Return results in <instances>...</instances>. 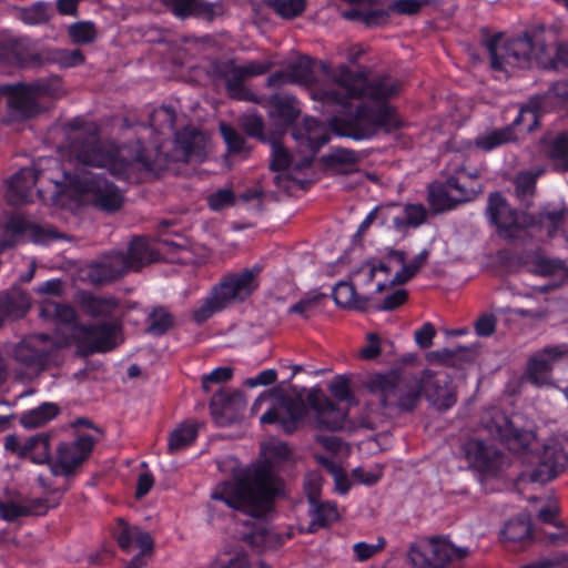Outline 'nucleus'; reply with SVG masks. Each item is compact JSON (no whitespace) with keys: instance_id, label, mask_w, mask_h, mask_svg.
<instances>
[{"instance_id":"nucleus-58","label":"nucleus","mask_w":568,"mask_h":568,"mask_svg":"<svg viewBox=\"0 0 568 568\" xmlns=\"http://www.w3.org/2000/svg\"><path fill=\"white\" fill-rule=\"evenodd\" d=\"M525 125L526 131H531L538 124L537 110L530 105L520 109L519 114L514 120L513 125Z\"/></svg>"},{"instance_id":"nucleus-45","label":"nucleus","mask_w":568,"mask_h":568,"mask_svg":"<svg viewBox=\"0 0 568 568\" xmlns=\"http://www.w3.org/2000/svg\"><path fill=\"white\" fill-rule=\"evenodd\" d=\"M503 536L509 541H521L530 536V525L525 519H511L503 529Z\"/></svg>"},{"instance_id":"nucleus-14","label":"nucleus","mask_w":568,"mask_h":568,"mask_svg":"<svg viewBox=\"0 0 568 568\" xmlns=\"http://www.w3.org/2000/svg\"><path fill=\"white\" fill-rule=\"evenodd\" d=\"M487 212L491 222L496 224L499 235L504 239L517 237L525 225L523 217L510 209L499 193L489 196Z\"/></svg>"},{"instance_id":"nucleus-2","label":"nucleus","mask_w":568,"mask_h":568,"mask_svg":"<svg viewBox=\"0 0 568 568\" xmlns=\"http://www.w3.org/2000/svg\"><path fill=\"white\" fill-rule=\"evenodd\" d=\"M265 462L244 470H239V462L226 457L217 462L220 471L231 474L233 478L219 483L211 491L210 507L220 505L240 510L254 517L265 515L272 506L273 498L280 493L281 481L274 475L272 463L290 458L291 450L285 443L268 442L262 445Z\"/></svg>"},{"instance_id":"nucleus-52","label":"nucleus","mask_w":568,"mask_h":568,"mask_svg":"<svg viewBox=\"0 0 568 568\" xmlns=\"http://www.w3.org/2000/svg\"><path fill=\"white\" fill-rule=\"evenodd\" d=\"M385 544L384 538H378L376 544L361 541L353 546V550L357 560L364 561L379 552L385 547Z\"/></svg>"},{"instance_id":"nucleus-56","label":"nucleus","mask_w":568,"mask_h":568,"mask_svg":"<svg viewBox=\"0 0 568 568\" xmlns=\"http://www.w3.org/2000/svg\"><path fill=\"white\" fill-rule=\"evenodd\" d=\"M539 174L540 172L536 174L523 172L517 175L515 183L518 196L525 197L532 194L536 179Z\"/></svg>"},{"instance_id":"nucleus-11","label":"nucleus","mask_w":568,"mask_h":568,"mask_svg":"<svg viewBox=\"0 0 568 568\" xmlns=\"http://www.w3.org/2000/svg\"><path fill=\"white\" fill-rule=\"evenodd\" d=\"M464 454L470 466L484 478L496 477L508 466L507 457L481 439L473 438L466 442Z\"/></svg>"},{"instance_id":"nucleus-63","label":"nucleus","mask_w":568,"mask_h":568,"mask_svg":"<svg viewBox=\"0 0 568 568\" xmlns=\"http://www.w3.org/2000/svg\"><path fill=\"white\" fill-rule=\"evenodd\" d=\"M564 266L561 262L549 260L546 257L538 258L532 266V272L539 275H550L561 270Z\"/></svg>"},{"instance_id":"nucleus-47","label":"nucleus","mask_w":568,"mask_h":568,"mask_svg":"<svg viewBox=\"0 0 568 568\" xmlns=\"http://www.w3.org/2000/svg\"><path fill=\"white\" fill-rule=\"evenodd\" d=\"M235 202V194L232 189L223 187L207 196V205L213 211H221L232 206Z\"/></svg>"},{"instance_id":"nucleus-19","label":"nucleus","mask_w":568,"mask_h":568,"mask_svg":"<svg viewBox=\"0 0 568 568\" xmlns=\"http://www.w3.org/2000/svg\"><path fill=\"white\" fill-rule=\"evenodd\" d=\"M310 404L315 413L314 426L318 429L338 430L344 426L346 412L323 395H311Z\"/></svg>"},{"instance_id":"nucleus-34","label":"nucleus","mask_w":568,"mask_h":568,"mask_svg":"<svg viewBox=\"0 0 568 568\" xmlns=\"http://www.w3.org/2000/svg\"><path fill=\"white\" fill-rule=\"evenodd\" d=\"M223 78L231 97L239 100H248L251 98V94L243 85L246 78L240 65L227 63L223 70Z\"/></svg>"},{"instance_id":"nucleus-32","label":"nucleus","mask_w":568,"mask_h":568,"mask_svg":"<svg viewBox=\"0 0 568 568\" xmlns=\"http://www.w3.org/2000/svg\"><path fill=\"white\" fill-rule=\"evenodd\" d=\"M455 196L447 180L443 183L432 184L428 187V203L435 212H443L455 207L458 204V197Z\"/></svg>"},{"instance_id":"nucleus-21","label":"nucleus","mask_w":568,"mask_h":568,"mask_svg":"<svg viewBox=\"0 0 568 568\" xmlns=\"http://www.w3.org/2000/svg\"><path fill=\"white\" fill-rule=\"evenodd\" d=\"M128 271L125 256L122 253H111L101 261L90 265L88 276L93 283H104L113 281Z\"/></svg>"},{"instance_id":"nucleus-24","label":"nucleus","mask_w":568,"mask_h":568,"mask_svg":"<svg viewBox=\"0 0 568 568\" xmlns=\"http://www.w3.org/2000/svg\"><path fill=\"white\" fill-rule=\"evenodd\" d=\"M176 145L186 161H203L206 138L195 129H185L176 136Z\"/></svg>"},{"instance_id":"nucleus-42","label":"nucleus","mask_w":568,"mask_h":568,"mask_svg":"<svg viewBox=\"0 0 568 568\" xmlns=\"http://www.w3.org/2000/svg\"><path fill=\"white\" fill-rule=\"evenodd\" d=\"M272 9L283 19H293L302 14L306 8L305 0H272Z\"/></svg>"},{"instance_id":"nucleus-27","label":"nucleus","mask_w":568,"mask_h":568,"mask_svg":"<svg viewBox=\"0 0 568 568\" xmlns=\"http://www.w3.org/2000/svg\"><path fill=\"white\" fill-rule=\"evenodd\" d=\"M393 206L394 209L390 211L389 221L398 231L406 227H417L426 220L427 211L422 204H406L403 207L402 214H395L394 211L397 206Z\"/></svg>"},{"instance_id":"nucleus-57","label":"nucleus","mask_w":568,"mask_h":568,"mask_svg":"<svg viewBox=\"0 0 568 568\" xmlns=\"http://www.w3.org/2000/svg\"><path fill=\"white\" fill-rule=\"evenodd\" d=\"M329 160L334 164L352 166L358 162L359 155L352 150L337 148L331 151Z\"/></svg>"},{"instance_id":"nucleus-40","label":"nucleus","mask_w":568,"mask_h":568,"mask_svg":"<svg viewBox=\"0 0 568 568\" xmlns=\"http://www.w3.org/2000/svg\"><path fill=\"white\" fill-rule=\"evenodd\" d=\"M41 315L45 318H55L63 324H72L75 320V311L64 304H57L47 298L41 304Z\"/></svg>"},{"instance_id":"nucleus-20","label":"nucleus","mask_w":568,"mask_h":568,"mask_svg":"<svg viewBox=\"0 0 568 568\" xmlns=\"http://www.w3.org/2000/svg\"><path fill=\"white\" fill-rule=\"evenodd\" d=\"M358 124L367 125L358 138H369L378 129L392 130L398 125L395 111L387 104L379 105L376 110L359 109L357 114Z\"/></svg>"},{"instance_id":"nucleus-16","label":"nucleus","mask_w":568,"mask_h":568,"mask_svg":"<svg viewBox=\"0 0 568 568\" xmlns=\"http://www.w3.org/2000/svg\"><path fill=\"white\" fill-rule=\"evenodd\" d=\"M429 257V251L423 250L409 263L405 262V254L400 251H394L388 254V270H393L394 276L385 282H378V290L403 284L415 276V274L426 264Z\"/></svg>"},{"instance_id":"nucleus-49","label":"nucleus","mask_w":568,"mask_h":568,"mask_svg":"<svg viewBox=\"0 0 568 568\" xmlns=\"http://www.w3.org/2000/svg\"><path fill=\"white\" fill-rule=\"evenodd\" d=\"M223 308H225V306H220L217 304L215 291L213 290L211 295L194 311L193 316L196 322L201 323L211 317L215 312Z\"/></svg>"},{"instance_id":"nucleus-64","label":"nucleus","mask_w":568,"mask_h":568,"mask_svg":"<svg viewBox=\"0 0 568 568\" xmlns=\"http://www.w3.org/2000/svg\"><path fill=\"white\" fill-rule=\"evenodd\" d=\"M496 329V318L490 314H483L475 323V331L478 336H490Z\"/></svg>"},{"instance_id":"nucleus-25","label":"nucleus","mask_w":568,"mask_h":568,"mask_svg":"<svg viewBox=\"0 0 568 568\" xmlns=\"http://www.w3.org/2000/svg\"><path fill=\"white\" fill-rule=\"evenodd\" d=\"M477 172L468 173L464 168L455 170V174L447 179L453 194L457 199V203L470 201L476 195L474 181L477 179Z\"/></svg>"},{"instance_id":"nucleus-7","label":"nucleus","mask_w":568,"mask_h":568,"mask_svg":"<svg viewBox=\"0 0 568 568\" xmlns=\"http://www.w3.org/2000/svg\"><path fill=\"white\" fill-rule=\"evenodd\" d=\"M473 554L467 546L456 545L446 537H435L413 544L407 558L413 568H446Z\"/></svg>"},{"instance_id":"nucleus-37","label":"nucleus","mask_w":568,"mask_h":568,"mask_svg":"<svg viewBox=\"0 0 568 568\" xmlns=\"http://www.w3.org/2000/svg\"><path fill=\"white\" fill-rule=\"evenodd\" d=\"M271 104L273 109L270 114L278 121L280 125L290 124L300 113L295 100L288 97H273Z\"/></svg>"},{"instance_id":"nucleus-5","label":"nucleus","mask_w":568,"mask_h":568,"mask_svg":"<svg viewBox=\"0 0 568 568\" xmlns=\"http://www.w3.org/2000/svg\"><path fill=\"white\" fill-rule=\"evenodd\" d=\"M304 131L294 133L305 153L300 162H294L285 148L278 143L272 145L271 169L278 173L274 176L275 184L283 190H290L293 181L290 178L291 166L301 169L310 165L315 152L328 141L327 130L317 120L307 118L304 120Z\"/></svg>"},{"instance_id":"nucleus-51","label":"nucleus","mask_w":568,"mask_h":568,"mask_svg":"<svg viewBox=\"0 0 568 568\" xmlns=\"http://www.w3.org/2000/svg\"><path fill=\"white\" fill-rule=\"evenodd\" d=\"M48 6L44 3H37L21 12V19L27 24H40L48 20Z\"/></svg>"},{"instance_id":"nucleus-22","label":"nucleus","mask_w":568,"mask_h":568,"mask_svg":"<svg viewBox=\"0 0 568 568\" xmlns=\"http://www.w3.org/2000/svg\"><path fill=\"white\" fill-rule=\"evenodd\" d=\"M47 341V335H39L28 342L19 344L16 349L17 359L36 369L43 368L50 361L49 353L44 346H42Z\"/></svg>"},{"instance_id":"nucleus-48","label":"nucleus","mask_w":568,"mask_h":568,"mask_svg":"<svg viewBox=\"0 0 568 568\" xmlns=\"http://www.w3.org/2000/svg\"><path fill=\"white\" fill-rule=\"evenodd\" d=\"M353 478L364 485H374L383 476L382 465L375 464L369 467L359 466L353 469Z\"/></svg>"},{"instance_id":"nucleus-17","label":"nucleus","mask_w":568,"mask_h":568,"mask_svg":"<svg viewBox=\"0 0 568 568\" xmlns=\"http://www.w3.org/2000/svg\"><path fill=\"white\" fill-rule=\"evenodd\" d=\"M93 447V439L89 435H81L72 443H63L58 447L57 465L53 473L70 474L74 467L82 463Z\"/></svg>"},{"instance_id":"nucleus-31","label":"nucleus","mask_w":568,"mask_h":568,"mask_svg":"<svg viewBox=\"0 0 568 568\" xmlns=\"http://www.w3.org/2000/svg\"><path fill=\"white\" fill-rule=\"evenodd\" d=\"M124 256L128 264V271H136L143 265L155 260V255L150 243L144 239L133 240L129 246L128 255Z\"/></svg>"},{"instance_id":"nucleus-39","label":"nucleus","mask_w":568,"mask_h":568,"mask_svg":"<svg viewBox=\"0 0 568 568\" xmlns=\"http://www.w3.org/2000/svg\"><path fill=\"white\" fill-rule=\"evenodd\" d=\"M312 521L308 531H315L318 527H324L338 518V510L333 503L311 504Z\"/></svg>"},{"instance_id":"nucleus-28","label":"nucleus","mask_w":568,"mask_h":568,"mask_svg":"<svg viewBox=\"0 0 568 568\" xmlns=\"http://www.w3.org/2000/svg\"><path fill=\"white\" fill-rule=\"evenodd\" d=\"M353 276L356 283L363 285H367L373 280H376V292H381L378 290V282H385L389 276H394L393 270H388V255L378 264L372 262L364 263L356 272H354Z\"/></svg>"},{"instance_id":"nucleus-3","label":"nucleus","mask_w":568,"mask_h":568,"mask_svg":"<svg viewBox=\"0 0 568 568\" xmlns=\"http://www.w3.org/2000/svg\"><path fill=\"white\" fill-rule=\"evenodd\" d=\"M485 427L498 438L523 464L531 466V478L547 483L557 477L568 465V435L554 434L540 446L531 429L514 425L504 414L496 412Z\"/></svg>"},{"instance_id":"nucleus-54","label":"nucleus","mask_w":568,"mask_h":568,"mask_svg":"<svg viewBox=\"0 0 568 568\" xmlns=\"http://www.w3.org/2000/svg\"><path fill=\"white\" fill-rule=\"evenodd\" d=\"M394 209L393 205L378 206L372 210L358 227L359 233H364L375 220H381L382 224H387L389 221L390 211Z\"/></svg>"},{"instance_id":"nucleus-43","label":"nucleus","mask_w":568,"mask_h":568,"mask_svg":"<svg viewBox=\"0 0 568 568\" xmlns=\"http://www.w3.org/2000/svg\"><path fill=\"white\" fill-rule=\"evenodd\" d=\"M325 295L311 293L301 298L296 304L290 307V313H295L304 318L312 316L321 306Z\"/></svg>"},{"instance_id":"nucleus-4","label":"nucleus","mask_w":568,"mask_h":568,"mask_svg":"<svg viewBox=\"0 0 568 568\" xmlns=\"http://www.w3.org/2000/svg\"><path fill=\"white\" fill-rule=\"evenodd\" d=\"M321 69L326 75L328 83L326 87L313 88L311 97L327 104L346 106L349 99L362 95L382 101L399 91V83L389 77L367 82L365 73H353L344 64L331 70L327 64L322 63Z\"/></svg>"},{"instance_id":"nucleus-6","label":"nucleus","mask_w":568,"mask_h":568,"mask_svg":"<svg viewBox=\"0 0 568 568\" xmlns=\"http://www.w3.org/2000/svg\"><path fill=\"white\" fill-rule=\"evenodd\" d=\"M264 405L267 408L261 416L260 423L277 424L285 433L296 430L307 415L305 403L280 393L264 392L261 394L252 404V413L256 414Z\"/></svg>"},{"instance_id":"nucleus-30","label":"nucleus","mask_w":568,"mask_h":568,"mask_svg":"<svg viewBox=\"0 0 568 568\" xmlns=\"http://www.w3.org/2000/svg\"><path fill=\"white\" fill-rule=\"evenodd\" d=\"M333 298L337 306L349 310H365L367 300L356 294L352 283L339 282L333 288Z\"/></svg>"},{"instance_id":"nucleus-12","label":"nucleus","mask_w":568,"mask_h":568,"mask_svg":"<svg viewBox=\"0 0 568 568\" xmlns=\"http://www.w3.org/2000/svg\"><path fill=\"white\" fill-rule=\"evenodd\" d=\"M257 270H244L225 276L220 285L214 287L217 304L226 307L247 298L257 287Z\"/></svg>"},{"instance_id":"nucleus-61","label":"nucleus","mask_w":568,"mask_h":568,"mask_svg":"<svg viewBox=\"0 0 568 568\" xmlns=\"http://www.w3.org/2000/svg\"><path fill=\"white\" fill-rule=\"evenodd\" d=\"M241 123L248 135H252V136H261L262 135L263 122L258 115H256L254 113H247L242 116Z\"/></svg>"},{"instance_id":"nucleus-18","label":"nucleus","mask_w":568,"mask_h":568,"mask_svg":"<svg viewBox=\"0 0 568 568\" xmlns=\"http://www.w3.org/2000/svg\"><path fill=\"white\" fill-rule=\"evenodd\" d=\"M422 387L427 400L437 409H448L456 403L455 392L446 375L426 371L423 374Z\"/></svg>"},{"instance_id":"nucleus-13","label":"nucleus","mask_w":568,"mask_h":568,"mask_svg":"<svg viewBox=\"0 0 568 568\" xmlns=\"http://www.w3.org/2000/svg\"><path fill=\"white\" fill-rule=\"evenodd\" d=\"M118 327V324L113 322L97 327L73 325L71 327L72 339L83 352H106L114 346Z\"/></svg>"},{"instance_id":"nucleus-8","label":"nucleus","mask_w":568,"mask_h":568,"mask_svg":"<svg viewBox=\"0 0 568 568\" xmlns=\"http://www.w3.org/2000/svg\"><path fill=\"white\" fill-rule=\"evenodd\" d=\"M491 68L497 71L509 73L516 68H527L535 59L544 62L542 54L547 52L544 44L535 45L532 40L525 36L514 39L507 43L500 40H493L488 45Z\"/></svg>"},{"instance_id":"nucleus-23","label":"nucleus","mask_w":568,"mask_h":568,"mask_svg":"<svg viewBox=\"0 0 568 568\" xmlns=\"http://www.w3.org/2000/svg\"><path fill=\"white\" fill-rule=\"evenodd\" d=\"M79 304L81 310L92 317H113L119 308V302L113 296L89 293L80 295Z\"/></svg>"},{"instance_id":"nucleus-35","label":"nucleus","mask_w":568,"mask_h":568,"mask_svg":"<svg viewBox=\"0 0 568 568\" xmlns=\"http://www.w3.org/2000/svg\"><path fill=\"white\" fill-rule=\"evenodd\" d=\"M23 458H30L36 464H43L50 459V437L38 434L24 442Z\"/></svg>"},{"instance_id":"nucleus-26","label":"nucleus","mask_w":568,"mask_h":568,"mask_svg":"<svg viewBox=\"0 0 568 568\" xmlns=\"http://www.w3.org/2000/svg\"><path fill=\"white\" fill-rule=\"evenodd\" d=\"M48 506L41 499L32 501H0V517L11 521L27 515H42L47 511Z\"/></svg>"},{"instance_id":"nucleus-59","label":"nucleus","mask_w":568,"mask_h":568,"mask_svg":"<svg viewBox=\"0 0 568 568\" xmlns=\"http://www.w3.org/2000/svg\"><path fill=\"white\" fill-rule=\"evenodd\" d=\"M232 369L229 367H217L210 374L203 376L202 387L205 392L211 389L212 384L223 383L231 378Z\"/></svg>"},{"instance_id":"nucleus-38","label":"nucleus","mask_w":568,"mask_h":568,"mask_svg":"<svg viewBox=\"0 0 568 568\" xmlns=\"http://www.w3.org/2000/svg\"><path fill=\"white\" fill-rule=\"evenodd\" d=\"M197 436V425L194 422H185L175 428L168 444L170 453H176L190 446Z\"/></svg>"},{"instance_id":"nucleus-41","label":"nucleus","mask_w":568,"mask_h":568,"mask_svg":"<svg viewBox=\"0 0 568 568\" xmlns=\"http://www.w3.org/2000/svg\"><path fill=\"white\" fill-rule=\"evenodd\" d=\"M552 165L561 171H568V133L554 139L548 149Z\"/></svg>"},{"instance_id":"nucleus-29","label":"nucleus","mask_w":568,"mask_h":568,"mask_svg":"<svg viewBox=\"0 0 568 568\" xmlns=\"http://www.w3.org/2000/svg\"><path fill=\"white\" fill-rule=\"evenodd\" d=\"M172 12L179 18L189 16L203 17L212 19L214 14V6L211 3H202L199 0H166Z\"/></svg>"},{"instance_id":"nucleus-1","label":"nucleus","mask_w":568,"mask_h":568,"mask_svg":"<svg viewBox=\"0 0 568 568\" xmlns=\"http://www.w3.org/2000/svg\"><path fill=\"white\" fill-rule=\"evenodd\" d=\"M72 152L78 160V166L72 174L64 173L63 180L58 181L50 172L57 169V160L42 159L34 168H24L12 178L9 199L14 203L29 202L36 183L48 180L55 186L62 184L63 191L79 203L104 212H114L123 204L122 191L90 168L105 169L111 175L129 181H141L152 169L151 161L139 141L130 146H116L90 138L81 144H73Z\"/></svg>"},{"instance_id":"nucleus-60","label":"nucleus","mask_w":568,"mask_h":568,"mask_svg":"<svg viewBox=\"0 0 568 568\" xmlns=\"http://www.w3.org/2000/svg\"><path fill=\"white\" fill-rule=\"evenodd\" d=\"M436 331L432 323H425L415 332V342L420 348H428L433 345Z\"/></svg>"},{"instance_id":"nucleus-9","label":"nucleus","mask_w":568,"mask_h":568,"mask_svg":"<svg viewBox=\"0 0 568 568\" xmlns=\"http://www.w3.org/2000/svg\"><path fill=\"white\" fill-rule=\"evenodd\" d=\"M64 94L65 91L61 79L53 77L47 80H39L32 84L17 85L10 98V106L18 116L27 119L40 111L38 103L40 98L59 99Z\"/></svg>"},{"instance_id":"nucleus-36","label":"nucleus","mask_w":568,"mask_h":568,"mask_svg":"<svg viewBox=\"0 0 568 568\" xmlns=\"http://www.w3.org/2000/svg\"><path fill=\"white\" fill-rule=\"evenodd\" d=\"M517 136L514 132L513 125L504 129L493 130L486 132L475 140V145L483 151H491L495 148L509 143L516 140Z\"/></svg>"},{"instance_id":"nucleus-10","label":"nucleus","mask_w":568,"mask_h":568,"mask_svg":"<svg viewBox=\"0 0 568 568\" xmlns=\"http://www.w3.org/2000/svg\"><path fill=\"white\" fill-rule=\"evenodd\" d=\"M369 387L385 407H394L400 412L413 410L419 402V386H406L395 383L386 376H375Z\"/></svg>"},{"instance_id":"nucleus-50","label":"nucleus","mask_w":568,"mask_h":568,"mask_svg":"<svg viewBox=\"0 0 568 568\" xmlns=\"http://www.w3.org/2000/svg\"><path fill=\"white\" fill-rule=\"evenodd\" d=\"M54 62L61 68H71L84 62V57L80 50L60 49L53 55Z\"/></svg>"},{"instance_id":"nucleus-15","label":"nucleus","mask_w":568,"mask_h":568,"mask_svg":"<svg viewBox=\"0 0 568 568\" xmlns=\"http://www.w3.org/2000/svg\"><path fill=\"white\" fill-rule=\"evenodd\" d=\"M565 356H568V348L564 345L547 347L537 352L527 366L529 381L537 386L551 385V369Z\"/></svg>"},{"instance_id":"nucleus-33","label":"nucleus","mask_w":568,"mask_h":568,"mask_svg":"<svg viewBox=\"0 0 568 568\" xmlns=\"http://www.w3.org/2000/svg\"><path fill=\"white\" fill-rule=\"evenodd\" d=\"M58 413L59 408L57 405L44 403L39 407L24 412L20 416V424L27 429L41 427L53 419Z\"/></svg>"},{"instance_id":"nucleus-62","label":"nucleus","mask_w":568,"mask_h":568,"mask_svg":"<svg viewBox=\"0 0 568 568\" xmlns=\"http://www.w3.org/2000/svg\"><path fill=\"white\" fill-rule=\"evenodd\" d=\"M322 487V477L318 473H310L305 479V490L311 504H315Z\"/></svg>"},{"instance_id":"nucleus-44","label":"nucleus","mask_w":568,"mask_h":568,"mask_svg":"<svg viewBox=\"0 0 568 568\" xmlns=\"http://www.w3.org/2000/svg\"><path fill=\"white\" fill-rule=\"evenodd\" d=\"M68 33L72 42L78 44L91 43L97 37L95 27L89 21L71 24L68 29Z\"/></svg>"},{"instance_id":"nucleus-55","label":"nucleus","mask_w":568,"mask_h":568,"mask_svg":"<svg viewBox=\"0 0 568 568\" xmlns=\"http://www.w3.org/2000/svg\"><path fill=\"white\" fill-rule=\"evenodd\" d=\"M221 133L231 152L240 153L245 150V141L233 128L221 124Z\"/></svg>"},{"instance_id":"nucleus-53","label":"nucleus","mask_w":568,"mask_h":568,"mask_svg":"<svg viewBox=\"0 0 568 568\" xmlns=\"http://www.w3.org/2000/svg\"><path fill=\"white\" fill-rule=\"evenodd\" d=\"M290 71V77L294 82L310 84L313 81L311 64L307 59H302L293 64Z\"/></svg>"},{"instance_id":"nucleus-46","label":"nucleus","mask_w":568,"mask_h":568,"mask_svg":"<svg viewBox=\"0 0 568 568\" xmlns=\"http://www.w3.org/2000/svg\"><path fill=\"white\" fill-rule=\"evenodd\" d=\"M172 324V316L164 308H155L149 316V332L153 334H163Z\"/></svg>"}]
</instances>
